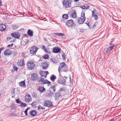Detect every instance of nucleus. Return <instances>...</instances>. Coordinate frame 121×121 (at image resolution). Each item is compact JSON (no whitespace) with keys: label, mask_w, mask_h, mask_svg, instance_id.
Masks as SVG:
<instances>
[{"label":"nucleus","mask_w":121,"mask_h":121,"mask_svg":"<svg viewBox=\"0 0 121 121\" xmlns=\"http://www.w3.org/2000/svg\"><path fill=\"white\" fill-rule=\"evenodd\" d=\"M71 3V0H64L62 1L63 5L65 8L70 7Z\"/></svg>","instance_id":"1"},{"label":"nucleus","mask_w":121,"mask_h":121,"mask_svg":"<svg viewBox=\"0 0 121 121\" xmlns=\"http://www.w3.org/2000/svg\"><path fill=\"white\" fill-rule=\"evenodd\" d=\"M38 83L39 84H48L50 85L51 82L48 81L47 80H45L43 78H41L39 80H38Z\"/></svg>","instance_id":"2"},{"label":"nucleus","mask_w":121,"mask_h":121,"mask_svg":"<svg viewBox=\"0 0 121 121\" xmlns=\"http://www.w3.org/2000/svg\"><path fill=\"white\" fill-rule=\"evenodd\" d=\"M31 79L33 81H35L38 80L39 76L38 74L36 73H34L31 75Z\"/></svg>","instance_id":"3"},{"label":"nucleus","mask_w":121,"mask_h":121,"mask_svg":"<svg viewBox=\"0 0 121 121\" xmlns=\"http://www.w3.org/2000/svg\"><path fill=\"white\" fill-rule=\"evenodd\" d=\"M66 24L68 26L70 27H73L76 26V24L74 23L73 21L72 20L68 21Z\"/></svg>","instance_id":"4"},{"label":"nucleus","mask_w":121,"mask_h":121,"mask_svg":"<svg viewBox=\"0 0 121 121\" xmlns=\"http://www.w3.org/2000/svg\"><path fill=\"white\" fill-rule=\"evenodd\" d=\"M28 68L29 70H32L35 67V65L33 62H28L27 63Z\"/></svg>","instance_id":"5"},{"label":"nucleus","mask_w":121,"mask_h":121,"mask_svg":"<svg viewBox=\"0 0 121 121\" xmlns=\"http://www.w3.org/2000/svg\"><path fill=\"white\" fill-rule=\"evenodd\" d=\"M38 49V48L36 46H34L30 49V53L32 54H34L35 53Z\"/></svg>","instance_id":"6"},{"label":"nucleus","mask_w":121,"mask_h":121,"mask_svg":"<svg viewBox=\"0 0 121 121\" xmlns=\"http://www.w3.org/2000/svg\"><path fill=\"white\" fill-rule=\"evenodd\" d=\"M11 35L13 37L17 39H19L20 36V34L18 32H14L11 33Z\"/></svg>","instance_id":"7"},{"label":"nucleus","mask_w":121,"mask_h":121,"mask_svg":"<svg viewBox=\"0 0 121 121\" xmlns=\"http://www.w3.org/2000/svg\"><path fill=\"white\" fill-rule=\"evenodd\" d=\"M44 106H45L50 107L53 105L52 103L48 100H46L44 103Z\"/></svg>","instance_id":"8"},{"label":"nucleus","mask_w":121,"mask_h":121,"mask_svg":"<svg viewBox=\"0 0 121 121\" xmlns=\"http://www.w3.org/2000/svg\"><path fill=\"white\" fill-rule=\"evenodd\" d=\"M25 100L28 102H29L31 101V97L28 94H26L25 96Z\"/></svg>","instance_id":"9"},{"label":"nucleus","mask_w":121,"mask_h":121,"mask_svg":"<svg viewBox=\"0 0 121 121\" xmlns=\"http://www.w3.org/2000/svg\"><path fill=\"white\" fill-rule=\"evenodd\" d=\"M66 65L64 63H60V65L59 66L58 69V71L60 74V71H61V70L63 68H64L65 66H66Z\"/></svg>","instance_id":"10"},{"label":"nucleus","mask_w":121,"mask_h":121,"mask_svg":"<svg viewBox=\"0 0 121 121\" xmlns=\"http://www.w3.org/2000/svg\"><path fill=\"white\" fill-rule=\"evenodd\" d=\"M17 64L19 66H23L24 64V60L23 59H21L20 60H18Z\"/></svg>","instance_id":"11"},{"label":"nucleus","mask_w":121,"mask_h":121,"mask_svg":"<svg viewBox=\"0 0 121 121\" xmlns=\"http://www.w3.org/2000/svg\"><path fill=\"white\" fill-rule=\"evenodd\" d=\"M4 53L6 55H10L12 54V52L10 49H7L5 51Z\"/></svg>","instance_id":"12"},{"label":"nucleus","mask_w":121,"mask_h":121,"mask_svg":"<svg viewBox=\"0 0 121 121\" xmlns=\"http://www.w3.org/2000/svg\"><path fill=\"white\" fill-rule=\"evenodd\" d=\"M53 52L55 53H57L60 51V49L58 47H55L53 49Z\"/></svg>","instance_id":"13"},{"label":"nucleus","mask_w":121,"mask_h":121,"mask_svg":"<svg viewBox=\"0 0 121 121\" xmlns=\"http://www.w3.org/2000/svg\"><path fill=\"white\" fill-rule=\"evenodd\" d=\"M86 18H81L79 17L77 20L78 22L80 24H83Z\"/></svg>","instance_id":"14"},{"label":"nucleus","mask_w":121,"mask_h":121,"mask_svg":"<svg viewBox=\"0 0 121 121\" xmlns=\"http://www.w3.org/2000/svg\"><path fill=\"white\" fill-rule=\"evenodd\" d=\"M37 90L39 91V92L42 93L45 91L46 90L43 87L39 86L37 88Z\"/></svg>","instance_id":"15"},{"label":"nucleus","mask_w":121,"mask_h":121,"mask_svg":"<svg viewBox=\"0 0 121 121\" xmlns=\"http://www.w3.org/2000/svg\"><path fill=\"white\" fill-rule=\"evenodd\" d=\"M6 29V27L5 25L2 24H0V30L1 31H3L5 30Z\"/></svg>","instance_id":"16"},{"label":"nucleus","mask_w":121,"mask_h":121,"mask_svg":"<svg viewBox=\"0 0 121 121\" xmlns=\"http://www.w3.org/2000/svg\"><path fill=\"white\" fill-rule=\"evenodd\" d=\"M92 16L94 17L95 20H97L98 19V17L96 15V13L94 11H92Z\"/></svg>","instance_id":"17"},{"label":"nucleus","mask_w":121,"mask_h":121,"mask_svg":"<svg viewBox=\"0 0 121 121\" xmlns=\"http://www.w3.org/2000/svg\"><path fill=\"white\" fill-rule=\"evenodd\" d=\"M19 85L21 86H23L25 87L26 86V85L25 83V81H22L19 83Z\"/></svg>","instance_id":"18"},{"label":"nucleus","mask_w":121,"mask_h":121,"mask_svg":"<svg viewBox=\"0 0 121 121\" xmlns=\"http://www.w3.org/2000/svg\"><path fill=\"white\" fill-rule=\"evenodd\" d=\"M30 114L32 116H35L37 114L36 111L35 110H32L30 113Z\"/></svg>","instance_id":"19"},{"label":"nucleus","mask_w":121,"mask_h":121,"mask_svg":"<svg viewBox=\"0 0 121 121\" xmlns=\"http://www.w3.org/2000/svg\"><path fill=\"white\" fill-rule=\"evenodd\" d=\"M27 34L30 37L33 36V32L30 30H28L27 32Z\"/></svg>","instance_id":"20"},{"label":"nucleus","mask_w":121,"mask_h":121,"mask_svg":"<svg viewBox=\"0 0 121 121\" xmlns=\"http://www.w3.org/2000/svg\"><path fill=\"white\" fill-rule=\"evenodd\" d=\"M43 67V69H46L48 67L47 64L46 62H44L43 63L42 65Z\"/></svg>","instance_id":"21"},{"label":"nucleus","mask_w":121,"mask_h":121,"mask_svg":"<svg viewBox=\"0 0 121 121\" xmlns=\"http://www.w3.org/2000/svg\"><path fill=\"white\" fill-rule=\"evenodd\" d=\"M50 79L52 81L54 82L55 80L56 79V77L53 74L50 78Z\"/></svg>","instance_id":"22"},{"label":"nucleus","mask_w":121,"mask_h":121,"mask_svg":"<svg viewBox=\"0 0 121 121\" xmlns=\"http://www.w3.org/2000/svg\"><path fill=\"white\" fill-rule=\"evenodd\" d=\"M89 7L90 6H89L85 4L82 6L81 8L82 9H87L89 8Z\"/></svg>","instance_id":"23"},{"label":"nucleus","mask_w":121,"mask_h":121,"mask_svg":"<svg viewBox=\"0 0 121 121\" xmlns=\"http://www.w3.org/2000/svg\"><path fill=\"white\" fill-rule=\"evenodd\" d=\"M50 88L52 89V90L51 91L53 92H55V91L56 90V88L55 85L51 86L50 87Z\"/></svg>","instance_id":"24"},{"label":"nucleus","mask_w":121,"mask_h":121,"mask_svg":"<svg viewBox=\"0 0 121 121\" xmlns=\"http://www.w3.org/2000/svg\"><path fill=\"white\" fill-rule=\"evenodd\" d=\"M71 16L74 18L77 17L76 13L75 12H73V13H72V14H71Z\"/></svg>","instance_id":"25"},{"label":"nucleus","mask_w":121,"mask_h":121,"mask_svg":"<svg viewBox=\"0 0 121 121\" xmlns=\"http://www.w3.org/2000/svg\"><path fill=\"white\" fill-rule=\"evenodd\" d=\"M40 75L42 77H46L45 71H42L40 73Z\"/></svg>","instance_id":"26"},{"label":"nucleus","mask_w":121,"mask_h":121,"mask_svg":"<svg viewBox=\"0 0 121 121\" xmlns=\"http://www.w3.org/2000/svg\"><path fill=\"white\" fill-rule=\"evenodd\" d=\"M62 17L65 19H68V15L67 14H64L62 16Z\"/></svg>","instance_id":"27"},{"label":"nucleus","mask_w":121,"mask_h":121,"mask_svg":"<svg viewBox=\"0 0 121 121\" xmlns=\"http://www.w3.org/2000/svg\"><path fill=\"white\" fill-rule=\"evenodd\" d=\"M32 95L33 98H36L37 97V95L35 93H32Z\"/></svg>","instance_id":"28"},{"label":"nucleus","mask_w":121,"mask_h":121,"mask_svg":"<svg viewBox=\"0 0 121 121\" xmlns=\"http://www.w3.org/2000/svg\"><path fill=\"white\" fill-rule=\"evenodd\" d=\"M54 34L56 35H58L59 36H63L64 35V34L61 33H55Z\"/></svg>","instance_id":"29"},{"label":"nucleus","mask_w":121,"mask_h":121,"mask_svg":"<svg viewBox=\"0 0 121 121\" xmlns=\"http://www.w3.org/2000/svg\"><path fill=\"white\" fill-rule=\"evenodd\" d=\"M53 93L52 91L49 90L48 91V94L49 96H52L53 95Z\"/></svg>","instance_id":"30"},{"label":"nucleus","mask_w":121,"mask_h":121,"mask_svg":"<svg viewBox=\"0 0 121 121\" xmlns=\"http://www.w3.org/2000/svg\"><path fill=\"white\" fill-rule=\"evenodd\" d=\"M37 101H35L33 102L31 104V105L32 106V107H35V106L36 104Z\"/></svg>","instance_id":"31"},{"label":"nucleus","mask_w":121,"mask_h":121,"mask_svg":"<svg viewBox=\"0 0 121 121\" xmlns=\"http://www.w3.org/2000/svg\"><path fill=\"white\" fill-rule=\"evenodd\" d=\"M63 71L64 72H67L68 71V69L66 66H65L63 69Z\"/></svg>","instance_id":"32"},{"label":"nucleus","mask_w":121,"mask_h":121,"mask_svg":"<svg viewBox=\"0 0 121 121\" xmlns=\"http://www.w3.org/2000/svg\"><path fill=\"white\" fill-rule=\"evenodd\" d=\"M49 57V55L48 54H46L43 56V58L45 59H47Z\"/></svg>","instance_id":"33"},{"label":"nucleus","mask_w":121,"mask_h":121,"mask_svg":"<svg viewBox=\"0 0 121 121\" xmlns=\"http://www.w3.org/2000/svg\"><path fill=\"white\" fill-rule=\"evenodd\" d=\"M50 61L51 62H52L53 63L56 64V61L54 59H52V58H51L50 59Z\"/></svg>","instance_id":"34"},{"label":"nucleus","mask_w":121,"mask_h":121,"mask_svg":"<svg viewBox=\"0 0 121 121\" xmlns=\"http://www.w3.org/2000/svg\"><path fill=\"white\" fill-rule=\"evenodd\" d=\"M30 109L29 108H27L25 110L24 112L26 116H27V111L28 110Z\"/></svg>","instance_id":"35"},{"label":"nucleus","mask_w":121,"mask_h":121,"mask_svg":"<svg viewBox=\"0 0 121 121\" xmlns=\"http://www.w3.org/2000/svg\"><path fill=\"white\" fill-rule=\"evenodd\" d=\"M85 13H82L81 14V18H85Z\"/></svg>","instance_id":"36"},{"label":"nucleus","mask_w":121,"mask_h":121,"mask_svg":"<svg viewBox=\"0 0 121 121\" xmlns=\"http://www.w3.org/2000/svg\"><path fill=\"white\" fill-rule=\"evenodd\" d=\"M21 106L22 107H24L26 106H27V105L26 104L22 102V104L21 105Z\"/></svg>","instance_id":"37"},{"label":"nucleus","mask_w":121,"mask_h":121,"mask_svg":"<svg viewBox=\"0 0 121 121\" xmlns=\"http://www.w3.org/2000/svg\"><path fill=\"white\" fill-rule=\"evenodd\" d=\"M18 27V26L17 25H14V26H13V29L16 30L17 29Z\"/></svg>","instance_id":"38"},{"label":"nucleus","mask_w":121,"mask_h":121,"mask_svg":"<svg viewBox=\"0 0 121 121\" xmlns=\"http://www.w3.org/2000/svg\"><path fill=\"white\" fill-rule=\"evenodd\" d=\"M66 80L65 79H63V80H62V85H65V84Z\"/></svg>","instance_id":"39"},{"label":"nucleus","mask_w":121,"mask_h":121,"mask_svg":"<svg viewBox=\"0 0 121 121\" xmlns=\"http://www.w3.org/2000/svg\"><path fill=\"white\" fill-rule=\"evenodd\" d=\"M62 80L60 79H58L57 81V83L62 84Z\"/></svg>","instance_id":"40"},{"label":"nucleus","mask_w":121,"mask_h":121,"mask_svg":"<svg viewBox=\"0 0 121 121\" xmlns=\"http://www.w3.org/2000/svg\"><path fill=\"white\" fill-rule=\"evenodd\" d=\"M111 50V49H110V48H109V47H108V48H107V49L106 51V52L107 53H108L109 52H110Z\"/></svg>","instance_id":"41"},{"label":"nucleus","mask_w":121,"mask_h":121,"mask_svg":"<svg viewBox=\"0 0 121 121\" xmlns=\"http://www.w3.org/2000/svg\"><path fill=\"white\" fill-rule=\"evenodd\" d=\"M55 95L56 97H59L60 96V94L58 93H55Z\"/></svg>","instance_id":"42"},{"label":"nucleus","mask_w":121,"mask_h":121,"mask_svg":"<svg viewBox=\"0 0 121 121\" xmlns=\"http://www.w3.org/2000/svg\"><path fill=\"white\" fill-rule=\"evenodd\" d=\"M15 88H14L13 89V90H12V91L11 92V94L12 95H13L14 94H15Z\"/></svg>","instance_id":"43"},{"label":"nucleus","mask_w":121,"mask_h":121,"mask_svg":"<svg viewBox=\"0 0 121 121\" xmlns=\"http://www.w3.org/2000/svg\"><path fill=\"white\" fill-rule=\"evenodd\" d=\"M13 68L14 70L15 71H17L18 69V68L15 67V66H13Z\"/></svg>","instance_id":"44"},{"label":"nucleus","mask_w":121,"mask_h":121,"mask_svg":"<svg viewBox=\"0 0 121 121\" xmlns=\"http://www.w3.org/2000/svg\"><path fill=\"white\" fill-rule=\"evenodd\" d=\"M114 45H113L111 46L110 47H109L110 48V49H111L112 50L113 48L114 47Z\"/></svg>","instance_id":"45"},{"label":"nucleus","mask_w":121,"mask_h":121,"mask_svg":"<svg viewBox=\"0 0 121 121\" xmlns=\"http://www.w3.org/2000/svg\"><path fill=\"white\" fill-rule=\"evenodd\" d=\"M62 58L63 59L65 60V55L64 54H62Z\"/></svg>","instance_id":"46"},{"label":"nucleus","mask_w":121,"mask_h":121,"mask_svg":"<svg viewBox=\"0 0 121 121\" xmlns=\"http://www.w3.org/2000/svg\"><path fill=\"white\" fill-rule=\"evenodd\" d=\"M11 108L12 109H15V107L14 106L12 105L11 106Z\"/></svg>","instance_id":"47"},{"label":"nucleus","mask_w":121,"mask_h":121,"mask_svg":"<svg viewBox=\"0 0 121 121\" xmlns=\"http://www.w3.org/2000/svg\"><path fill=\"white\" fill-rule=\"evenodd\" d=\"M64 88H62L60 89L59 90V91L60 92L63 91H64Z\"/></svg>","instance_id":"48"},{"label":"nucleus","mask_w":121,"mask_h":121,"mask_svg":"<svg viewBox=\"0 0 121 121\" xmlns=\"http://www.w3.org/2000/svg\"><path fill=\"white\" fill-rule=\"evenodd\" d=\"M13 43H11L10 44H9L8 45V46L9 47H12L13 46Z\"/></svg>","instance_id":"49"},{"label":"nucleus","mask_w":121,"mask_h":121,"mask_svg":"<svg viewBox=\"0 0 121 121\" xmlns=\"http://www.w3.org/2000/svg\"><path fill=\"white\" fill-rule=\"evenodd\" d=\"M45 75L46 76V77H47V75L49 73L48 72V71H45Z\"/></svg>","instance_id":"50"},{"label":"nucleus","mask_w":121,"mask_h":121,"mask_svg":"<svg viewBox=\"0 0 121 121\" xmlns=\"http://www.w3.org/2000/svg\"><path fill=\"white\" fill-rule=\"evenodd\" d=\"M43 49H45V52H47V49L45 48V46H43Z\"/></svg>","instance_id":"51"},{"label":"nucleus","mask_w":121,"mask_h":121,"mask_svg":"<svg viewBox=\"0 0 121 121\" xmlns=\"http://www.w3.org/2000/svg\"><path fill=\"white\" fill-rule=\"evenodd\" d=\"M12 39V38L11 37H7V40H10V39Z\"/></svg>","instance_id":"52"},{"label":"nucleus","mask_w":121,"mask_h":121,"mask_svg":"<svg viewBox=\"0 0 121 121\" xmlns=\"http://www.w3.org/2000/svg\"><path fill=\"white\" fill-rule=\"evenodd\" d=\"M41 105H39L38 107V109H40L41 108Z\"/></svg>","instance_id":"53"},{"label":"nucleus","mask_w":121,"mask_h":121,"mask_svg":"<svg viewBox=\"0 0 121 121\" xmlns=\"http://www.w3.org/2000/svg\"><path fill=\"white\" fill-rule=\"evenodd\" d=\"M20 101L18 99H17L16 100V101L17 103H18Z\"/></svg>","instance_id":"54"},{"label":"nucleus","mask_w":121,"mask_h":121,"mask_svg":"<svg viewBox=\"0 0 121 121\" xmlns=\"http://www.w3.org/2000/svg\"><path fill=\"white\" fill-rule=\"evenodd\" d=\"M80 31L82 33L83 32H84V31H83V30H82V29H80Z\"/></svg>","instance_id":"55"},{"label":"nucleus","mask_w":121,"mask_h":121,"mask_svg":"<svg viewBox=\"0 0 121 121\" xmlns=\"http://www.w3.org/2000/svg\"><path fill=\"white\" fill-rule=\"evenodd\" d=\"M2 3V1L1 0H0V6H1V4Z\"/></svg>","instance_id":"56"},{"label":"nucleus","mask_w":121,"mask_h":121,"mask_svg":"<svg viewBox=\"0 0 121 121\" xmlns=\"http://www.w3.org/2000/svg\"><path fill=\"white\" fill-rule=\"evenodd\" d=\"M22 56H24V57H25V55H24V53H22Z\"/></svg>","instance_id":"57"},{"label":"nucleus","mask_w":121,"mask_h":121,"mask_svg":"<svg viewBox=\"0 0 121 121\" xmlns=\"http://www.w3.org/2000/svg\"><path fill=\"white\" fill-rule=\"evenodd\" d=\"M41 109H45V108L43 107H41Z\"/></svg>","instance_id":"58"},{"label":"nucleus","mask_w":121,"mask_h":121,"mask_svg":"<svg viewBox=\"0 0 121 121\" xmlns=\"http://www.w3.org/2000/svg\"><path fill=\"white\" fill-rule=\"evenodd\" d=\"M22 102L21 101H19V102L18 103H19V104H22Z\"/></svg>","instance_id":"59"},{"label":"nucleus","mask_w":121,"mask_h":121,"mask_svg":"<svg viewBox=\"0 0 121 121\" xmlns=\"http://www.w3.org/2000/svg\"><path fill=\"white\" fill-rule=\"evenodd\" d=\"M114 119L113 118H112L109 121H114Z\"/></svg>","instance_id":"60"},{"label":"nucleus","mask_w":121,"mask_h":121,"mask_svg":"<svg viewBox=\"0 0 121 121\" xmlns=\"http://www.w3.org/2000/svg\"><path fill=\"white\" fill-rule=\"evenodd\" d=\"M15 97V95H12V97L13 98H14Z\"/></svg>","instance_id":"61"},{"label":"nucleus","mask_w":121,"mask_h":121,"mask_svg":"<svg viewBox=\"0 0 121 121\" xmlns=\"http://www.w3.org/2000/svg\"><path fill=\"white\" fill-rule=\"evenodd\" d=\"M24 36H26V37H27L28 36L26 34H24Z\"/></svg>","instance_id":"62"},{"label":"nucleus","mask_w":121,"mask_h":121,"mask_svg":"<svg viewBox=\"0 0 121 121\" xmlns=\"http://www.w3.org/2000/svg\"><path fill=\"white\" fill-rule=\"evenodd\" d=\"M74 0L75 1H76V2H77L79 0Z\"/></svg>","instance_id":"63"},{"label":"nucleus","mask_w":121,"mask_h":121,"mask_svg":"<svg viewBox=\"0 0 121 121\" xmlns=\"http://www.w3.org/2000/svg\"><path fill=\"white\" fill-rule=\"evenodd\" d=\"M0 121H3L2 119H1L0 120Z\"/></svg>","instance_id":"64"}]
</instances>
